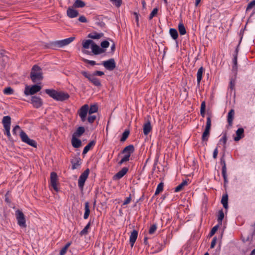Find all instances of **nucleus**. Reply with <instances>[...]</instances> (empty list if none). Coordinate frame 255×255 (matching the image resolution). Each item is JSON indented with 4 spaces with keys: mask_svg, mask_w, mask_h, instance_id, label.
Here are the masks:
<instances>
[{
    "mask_svg": "<svg viewBox=\"0 0 255 255\" xmlns=\"http://www.w3.org/2000/svg\"><path fill=\"white\" fill-rule=\"evenodd\" d=\"M204 70V69L203 67H201L198 70L197 73V87L198 88L200 87V82L202 79Z\"/></svg>",
    "mask_w": 255,
    "mask_h": 255,
    "instance_id": "18",
    "label": "nucleus"
},
{
    "mask_svg": "<svg viewBox=\"0 0 255 255\" xmlns=\"http://www.w3.org/2000/svg\"><path fill=\"white\" fill-rule=\"evenodd\" d=\"M211 116L209 115L207 118V122H206L205 129L211 130Z\"/></svg>",
    "mask_w": 255,
    "mask_h": 255,
    "instance_id": "51",
    "label": "nucleus"
},
{
    "mask_svg": "<svg viewBox=\"0 0 255 255\" xmlns=\"http://www.w3.org/2000/svg\"><path fill=\"white\" fill-rule=\"evenodd\" d=\"M138 231L133 230L131 232L129 237V244L131 248L133 247V245L137 238Z\"/></svg>",
    "mask_w": 255,
    "mask_h": 255,
    "instance_id": "15",
    "label": "nucleus"
},
{
    "mask_svg": "<svg viewBox=\"0 0 255 255\" xmlns=\"http://www.w3.org/2000/svg\"><path fill=\"white\" fill-rule=\"evenodd\" d=\"M19 135L22 141L24 143L27 140V139H29V137L28 136V135L22 130H20Z\"/></svg>",
    "mask_w": 255,
    "mask_h": 255,
    "instance_id": "42",
    "label": "nucleus"
},
{
    "mask_svg": "<svg viewBox=\"0 0 255 255\" xmlns=\"http://www.w3.org/2000/svg\"><path fill=\"white\" fill-rule=\"evenodd\" d=\"M80 160V158L77 159L76 162H75L74 159H72L71 160V163L72 164V170L77 169L81 165Z\"/></svg>",
    "mask_w": 255,
    "mask_h": 255,
    "instance_id": "40",
    "label": "nucleus"
},
{
    "mask_svg": "<svg viewBox=\"0 0 255 255\" xmlns=\"http://www.w3.org/2000/svg\"><path fill=\"white\" fill-rule=\"evenodd\" d=\"M92 52L94 55H99L106 52V49H102L95 43L91 46Z\"/></svg>",
    "mask_w": 255,
    "mask_h": 255,
    "instance_id": "14",
    "label": "nucleus"
},
{
    "mask_svg": "<svg viewBox=\"0 0 255 255\" xmlns=\"http://www.w3.org/2000/svg\"><path fill=\"white\" fill-rule=\"evenodd\" d=\"M117 7H120L122 3V0H110Z\"/></svg>",
    "mask_w": 255,
    "mask_h": 255,
    "instance_id": "58",
    "label": "nucleus"
},
{
    "mask_svg": "<svg viewBox=\"0 0 255 255\" xmlns=\"http://www.w3.org/2000/svg\"><path fill=\"white\" fill-rule=\"evenodd\" d=\"M166 243H167V241L166 240V241H164V244H158L156 245L155 247V250L153 253H158V252L161 251L163 249V248L165 247Z\"/></svg>",
    "mask_w": 255,
    "mask_h": 255,
    "instance_id": "41",
    "label": "nucleus"
},
{
    "mask_svg": "<svg viewBox=\"0 0 255 255\" xmlns=\"http://www.w3.org/2000/svg\"><path fill=\"white\" fill-rule=\"evenodd\" d=\"M71 144L74 148H79L82 146V141L77 137L72 136Z\"/></svg>",
    "mask_w": 255,
    "mask_h": 255,
    "instance_id": "20",
    "label": "nucleus"
},
{
    "mask_svg": "<svg viewBox=\"0 0 255 255\" xmlns=\"http://www.w3.org/2000/svg\"><path fill=\"white\" fill-rule=\"evenodd\" d=\"M10 128H4L5 131L4 132V133L6 135L7 138L10 141L12 140L11 135L10 133Z\"/></svg>",
    "mask_w": 255,
    "mask_h": 255,
    "instance_id": "55",
    "label": "nucleus"
},
{
    "mask_svg": "<svg viewBox=\"0 0 255 255\" xmlns=\"http://www.w3.org/2000/svg\"><path fill=\"white\" fill-rule=\"evenodd\" d=\"M2 124L4 128H10L11 118L9 116H6L3 117L2 120Z\"/></svg>",
    "mask_w": 255,
    "mask_h": 255,
    "instance_id": "22",
    "label": "nucleus"
},
{
    "mask_svg": "<svg viewBox=\"0 0 255 255\" xmlns=\"http://www.w3.org/2000/svg\"><path fill=\"white\" fill-rule=\"evenodd\" d=\"M205 112H206V102H205V101H203L201 104V108H200V114H201V116L203 118L205 117Z\"/></svg>",
    "mask_w": 255,
    "mask_h": 255,
    "instance_id": "44",
    "label": "nucleus"
},
{
    "mask_svg": "<svg viewBox=\"0 0 255 255\" xmlns=\"http://www.w3.org/2000/svg\"><path fill=\"white\" fill-rule=\"evenodd\" d=\"M188 182L187 180H183L179 185H178L174 190L175 192H178L183 189V188L187 185Z\"/></svg>",
    "mask_w": 255,
    "mask_h": 255,
    "instance_id": "33",
    "label": "nucleus"
},
{
    "mask_svg": "<svg viewBox=\"0 0 255 255\" xmlns=\"http://www.w3.org/2000/svg\"><path fill=\"white\" fill-rule=\"evenodd\" d=\"M101 64L109 71H113L116 67V64L114 58L103 61Z\"/></svg>",
    "mask_w": 255,
    "mask_h": 255,
    "instance_id": "10",
    "label": "nucleus"
},
{
    "mask_svg": "<svg viewBox=\"0 0 255 255\" xmlns=\"http://www.w3.org/2000/svg\"><path fill=\"white\" fill-rule=\"evenodd\" d=\"M224 218V213L223 209L220 210L218 212L217 221L220 225H222L223 220Z\"/></svg>",
    "mask_w": 255,
    "mask_h": 255,
    "instance_id": "39",
    "label": "nucleus"
},
{
    "mask_svg": "<svg viewBox=\"0 0 255 255\" xmlns=\"http://www.w3.org/2000/svg\"><path fill=\"white\" fill-rule=\"evenodd\" d=\"M218 228H219V225H216L215 226H214L211 229V230L209 234V236L210 237H211L213 236H214L215 235V234L216 233V232L217 231Z\"/></svg>",
    "mask_w": 255,
    "mask_h": 255,
    "instance_id": "54",
    "label": "nucleus"
},
{
    "mask_svg": "<svg viewBox=\"0 0 255 255\" xmlns=\"http://www.w3.org/2000/svg\"><path fill=\"white\" fill-rule=\"evenodd\" d=\"M15 216L17 221L18 225L21 228H25L26 227V220L24 214L23 212L18 209L15 211Z\"/></svg>",
    "mask_w": 255,
    "mask_h": 255,
    "instance_id": "6",
    "label": "nucleus"
},
{
    "mask_svg": "<svg viewBox=\"0 0 255 255\" xmlns=\"http://www.w3.org/2000/svg\"><path fill=\"white\" fill-rule=\"evenodd\" d=\"M108 39L113 42V44L111 46V53L113 54L115 51L116 50V44L112 39L108 38Z\"/></svg>",
    "mask_w": 255,
    "mask_h": 255,
    "instance_id": "60",
    "label": "nucleus"
},
{
    "mask_svg": "<svg viewBox=\"0 0 255 255\" xmlns=\"http://www.w3.org/2000/svg\"><path fill=\"white\" fill-rule=\"evenodd\" d=\"M41 89V87L38 84H34L32 86H26L24 89V93L25 95H34Z\"/></svg>",
    "mask_w": 255,
    "mask_h": 255,
    "instance_id": "5",
    "label": "nucleus"
},
{
    "mask_svg": "<svg viewBox=\"0 0 255 255\" xmlns=\"http://www.w3.org/2000/svg\"><path fill=\"white\" fill-rule=\"evenodd\" d=\"M96 141L93 140L91 141L84 148L82 154L85 155L92 147L95 145Z\"/></svg>",
    "mask_w": 255,
    "mask_h": 255,
    "instance_id": "24",
    "label": "nucleus"
},
{
    "mask_svg": "<svg viewBox=\"0 0 255 255\" xmlns=\"http://www.w3.org/2000/svg\"><path fill=\"white\" fill-rule=\"evenodd\" d=\"M90 213L89 203L88 202H86L85 203V213L83 218L84 219H87Z\"/></svg>",
    "mask_w": 255,
    "mask_h": 255,
    "instance_id": "31",
    "label": "nucleus"
},
{
    "mask_svg": "<svg viewBox=\"0 0 255 255\" xmlns=\"http://www.w3.org/2000/svg\"><path fill=\"white\" fill-rule=\"evenodd\" d=\"M92 74L94 76H102L104 75V73L101 71H95Z\"/></svg>",
    "mask_w": 255,
    "mask_h": 255,
    "instance_id": "61",
    "label": "nucleus"
},
{
    "mask_svg": "<svg viewBox=\"0 0 255 255\" xmlns=\"http://www.w3.org/2000/svg\"><path fill=\"white\" fill-rule=\"evenodd\" d=\"M3 92L4 94L9 95L12 94L14 92V91L13 89L10 87H7L3 90Z\"/></svg>",
    "mask_w": 255,
    "mask_h": 255,
    "instance_id": "49",
    "label": "nucleus"
},
{
    "mask_svg": "<svg viewBox=\"0 0 255 255\" xmlns=\"http://www.w3.org/2000/svg\"><path fill=\"white\" fill-rule=\"evenodd\" d=\"M96 119V116L90 115V116H88V117L87 118V120H88V122L90 124H93L94 122V121H95Z\"/></svg>",
    "mask_w": 255,
    "mask_h": 255,
    "instance_id": "59",
    "label": "nucleus"
},
{
    "mask_svg": "<svg viewBox=\"0 0 255 255\" xmlns=\"http://www.w3.org/2000/svg\"><path fill=\"white\" fill-rule=\"evenodd\" d=\"M130 131L128 129H126L122 134V137L120 139L121 142H125L129 135Z\"/></svg>",
    "mask_w": 255,
    "mask_h": 255,
    "instance_id": "38",
    "label": "nucleus"
},
{
    "mask_svg": "<svg viewBox=\"0 0 255 255\" xmlns=\"http://www.w3.org/2000/svg\"><path fill=\"white\" fill-rule=\"evenodd\" d=\"M31 101V103L35 108L38 109L43 105V101L40 97L32 96Z\"/></svg>",
    "mask_w": 255,
    "mask_h": 255,
    "instance_id": "12",
    "label": "nucleus"
},
{
    "mask_svg": "<svg viewBox=\"0 0 255 255\" xmlns=\"http://www.w3.org/2000/svg\"><path fill=\"white\" fill-rule=\"evenodd\" d=\"M238 56L233 55V65L232 66V70L233 72H235L236 73L238 69Z\"/></svg>",
    "mask_w": 255,
    "mask_h": 255,
    "instance_id": "37",
    "label": "nucleus"
},
{
    "mask_svg": "<svg viewBox=\"0 0 255 255\" xmlns=\"http://www.w3.org/2000/svg\"><path fill=\"white\" fill-rule=\"evenodd\" d=\"M210 130L205 129L202 135V141H207L210 136Z\"/></svg>",
    "mask_w": 255,
    "mask_h": 255,
    "instance_id": "35",
    "label": "nucleus"
},
{
    "mask_svg": "<svg viewBox=\"0 0 255 255\" xmlns=\"http://www.w3.org/2000/svg\"><path fill=\"white\" fill-rule=\"evenodd\" d=\"M74 8L72 6L69 7L67 10V15L70 18H75L79 15L78 11Z\"/></svg>",
    "mask_w": 255,
    "mask_h": 255,
    "instance_id": "17",
    "label": "nucleus"
},
{
    "mask_svg": "<svg viewBox=\"0 0 255 255\" xmlns=\"http://www.w3.org/2000/svg\"><path fill=\"white\" fill-rule=\"evenodd\" d=\"M88 110V105L85 104L78 110V114L82 122H84L86 120Z\"/></svg>",
    "mask_w": 255,
    "mask_h": 255,
    "instance_id": "9",
    "label": "nucleus"
},
{
    "mask_svg": "<svg viewBox=\"0 0 255 255\" xmlns=\"http://www.w3.org/2000/svg\"><path fill=\"white\" fill-rule=\"evenodd\" d=\"M19 135L22 141L24 143L27 140V139H29V137L28 136V135L22 130H20Z\"/></svg>",
    "mask_w": 255,
    "mask_h": 255,
    "instance_id": "43",
    "label": "nucleus"
},
{
    "mask_svg": "<svg viewBox=\"0 0 255 255\" xmlns=\"http://www.w3.org/2000/svg\"><path fill=\"white\" fill-rule=\"evenodd\" d=\"M98 110V107L97 104H93L89 107L88 113L89 115H92V114L95 113L97 112Z\"/></svg>",
    "mask_w": 255,
    "mask_h": 255,
    "instance_id": "34",
    "label": "nucleus"
},
{
    "mask_svg": "<svg viewBox=\"0 0 255 255\" xmlns=\"http://www.w3.org/2000/svg\"><path fill=\"white\" fill-rule=\"evenodd\" d=\"M90 169L87 168L79 176L78 179V186L81 190H83L85 181L88 177Z\"/></svg>",
    "mask_w": 255,
    "mask_h": 255,
    "instance_id": "7",
    "label": "nucleus"
},
{
    "mask_svg": "<svg viewBox=\"0 0 255 255\" xmlns=\"http://www.w3.org/2000/svg\"><path fill=\"white\" fill-rule=\"evenodd\" d=\"M235 111L233 109H231L228 113L227 116V121L229 126L232 127L233 125V121L234 118Z\"/></svg>",
    "mask_w": 255,
    "mask_h": 255,
    "instance_id": "23",
    "label": "nucleus"
},
{
    "mask_svg": "<svg viewBox=\"0 0 255 255\" xmlns=\"http://www.w3.org/2000/svg\"><path fill=\"white\" fill-rule=\"evenodd\" d=\"M227 141V136L226 133H225L222 137L220 139L219 142H222L223 144V151L225 152L226 149V142Z\"/></svg>",
    "mask_w": 255,
    "mask_h": 255,
    "instance_id": "46",
    "label": "nucleus"
},
{
    "mask_svg": "<svg viewBox=\"0 0 255 255\" xmlns=\"http://www.w3.org/2000/svg\"><path fill=\"white\" fill-rule=\"evenodd\" d=\"M57 180L58 176L57 173L55 172H52L50 174V184L56 192L59 191V189L57 186Z\"/></svg>",
    "mask_w": 255,
    "mask_h": 255,
    "instance_id": "11",
    "label": "nucleus"
},
{
    "mask_svg": "<svg viewBox=\"0 0 255 255\" xmlns=\"http://www.w3.org/2000/svg\"><path fill=\"white\" fill-rule=\"evenodd\" d=\"M221 202L225 209L228 208V195L227 193L223 195Z\"/></svg>",
    "mask_w": 255,
    "mask_h": 255,
    "instance_id": "28",
    "label": "nucleus"
},
{
    "mask_svg": "<svg viewBox=\"0 0 255 255\" xmlns=\"http://www.w3.org/2000/svg\"><path fill=\"white\" fill-rule=\"evenodd\" d=\"M128 171V168L127 167H123L120 171L115 174L113 177L114 180H118L123 178Z\"/></svg>",
    "mask_w": 255,
    "mask_h": 255,
    "instance_id": "13",
    "label": "nucleus"
},
{
    "mask_svg": "<svg viewBox=\"0 0 255 255\" xmlns=\"http://www.w3.org/2000/svg\"><path fill=\"white\" fill-rule=\"evenodd\" d=\"M30 78L34 83H40L43 79L42 70L37 65H34L31 70Z\"/></svg>",
    "mask_w": 255,
    "mask_h": 255,
    "instance_id": "2",
    "label": "nucleus"
},
{
    "mask_svg": "<svg viewBox=\"0 0 255 255\" xmlns=\"http://www.w3.org/2000/svg\"><path fill=\"white\" fill-rule=\"evenodd\" d=\"M217 238L216 237H214L213 238V240L211 242V245H210V248L211 249H213L214 248L215 245H216V242H217Z\"/></svg>",
    "mask_w": 255,
    "mask_h": 255,
    "instance_id": "63",
    "label": "nucleus"
},
{
    "mask_svg": "<svg viewBox=\"0 0 255 255\" xmlns=\"http://www.w3.org/2000/svg\"><path fill=\"white\" fill-rule=\"evenodd\" d=\"M94 222V220L92 222H91V220H90L89 222V223L87 224V225L84 227V228L80 232V235L85 236L88 234V230L89 229L91 224L93 223Z\"/></svg>",
    "mask_w": 255,
    "mask_h": 255,
    "instance_id": "29",
    "label": "nucleus"
},
{
    "mask_svg": "<svg viewBox=\"0 0 255 255\" xmlns=\"http://www.w3.org/2000/svg\"><path fill=\"white\" fill-rule=\"evenodd\" d=\"M134 151L133 145L130 144L125 147L121 152L122 154H129L131 155Z\"/></svg>",
    "mask_w": 255,
    "mask_h": 255,
    "instance_id": "21",
    "label": "nucleus"
},
{
    "mask_svg": "<svg viewBox=\"0 0 255 255\" xmlns=\"http://www.w3.org/2000/svg\"><path fill=\"white\" fill-rule=\"evenodd\" d=\"M152 129L150 122L148 120L143 126V132L144 135H147Z\"/></svg>",
    "mask_w": 255,
    "mask_h": 255,
    "instance_id": "19",
    "label": "nucleus"
},
{
    "mask_svg": "<svg viewBox=\"0 0 255 255\" xmlns=\"http://www.w3.org/2000/svg\"><path fill=\"white\" fill-rule=\"evenodd\" d=\"M9 191H7L6 194H5V202H6L9 206L10 207H12L11 205H10V204H11V201L9 199Z\"/></svg>",
    "mask_w": 255,
    "mask_h": 255,
    "instance_id": "56",
    "label": "nucleus"
},
{
    "mask_svg": "<svg viewBox=\"0 0 255 255\" xmlns=\"http://www.w3.org/2000/svg\"><path fill=\"white\" fill-rule=\"evenodd\" d=\"M255 6V0H253L252 1H250L246 8V12L250 10L251 9H252L254 6Z\"/></svg>",
    "mask_w": 255,
    "mask_h": 255,
    "instance_id": "52",
    "label": "nucleus"
},
{
    "mask_svg": "<svg viewBox=\"0 0 255 255\" xmlns=\"http://www.w3.org/2000/svg\"><path fill=\"white\" fill-rule=\"evenodd\" d=\"M225 153L223 152L222 157L220 158V163L222 165V174L224 178L225 184L228 182L227 174V167L226 164V161L225 159Z\"/></svg>",
    "mask_w": 255,
    "mask_h": 255,
    "instance_id": "8",
    "label": "nucleus"
},
{
    "mask_svg": "<svg viewBox=\"0 0 255 255\" xmlns=\"http://www.w3.org/2000/svg\"><path fill=\"white\" fill-rule=\"evenodd\" d=\"M85 129L83 127H79L73 133L72 136H74L76 137H80L85 132Z\"/></svg>",
    "mask_w": 255,
    "mask_h": 255,
    "instance_id": "26",
    "label": "nucleus"
},
{
    "mask_svg": "<svg viewBox=\"0 0 255 255\" xmlns=\"http://www.w3.org/2000/svg\"><path fill=\"white\" fill-rule=\"evenodd\" d=\"M110 46V43L108 40H104L101 43V48L106 49Z\"/></svg>",
    "mask_w": 255,
    "mask_h": 255,
    "instance_id": "53",
    "label": "nucleus"
},
{
    "mask_svg": "<svg viewBox=\"0 0 255 255\" xmlns=\"http://www.w3.org/2000/svg\"><path fill=\"white\" fill-rule=\"evenodd\" d=\"M25 143L33 147H37V142L33 139L29 138V139H27V140Z\"/></svg>",
    "mask_w": 255,
    "mask_h": 255,
    "instance_id": "48",
    "label": "nucleus"
},
{
    "mask_svg": "<svg viewBox=\"0 0 255 255\" xmlns=\"http://www.w3.org/2000/svg\"><path fill=\"white\" fill-rule=\"evenodd\" d=\"M86 5L85 2L82 0H75L73 4V8H83Z\"/></svg>",
    "mask_w": 255,
    "mask_h": 255,
    "instance_id": "27",
    "label": "nucleus"
},
{
    "mask_svg": "<svg viewBox=\"0 0 255 255\" xmlns=\"http://www.w3.org/2000/svg\"><path fill=\"white\" fill-rule=\"evenodd\" d=\"M169 34L173 39L176 40L178 37V33L177 30L173 28L169 29Z\"/></svg>",
    "mask_w": 255,
    "mask_h": 255,
    "instance_id": "32",
    "label": "nucleus"
},
{
    "mask_svg": "<svg viewBox=\"0 0 255 255\" xmlns=\"http://www.w3.org/2000/svg\"><path fill=\"white\" fill-rule=\"evenodd\" d=\"M19 129H20V127L18 125H16L12 130L13 134L17 135V131Z\"/></svg>",
    "mask_w": 255,
    "mask_h": 255,
    "instance_id": "64",
    "label": "nucleus"
},
{
    "mask_svg": "<svg viewBox=\"0 0 255 255\" xmlns=\"http://www.w3.org/2000/svg\"><path fill=\"white\" fill-rule=\"evenodd\" d=\"M235 86V80L232 78L230 80L229 88L231 90H233L234 89Z\"/></svg>",
    "mask_w": 255,
    "mask_h": 255,
    "instance_id": "62",
    "label": "nucleus"
},
{
    "mask_svg": "<svg viewBox=\"0 0 255 255\" xmlns=\"http://www.w3.org/2000/svg\"><path fill=\"white\" fill-rule=\"evenodd\" d=\"M236 136L234 137V139L235 141H238L242 138H243L244 135V129L243 128H239L236 131Z\"/></svg>",
    "mask_w": 255,
    "mask_h": 255,
    "instance_id": "16",
    "label": "nucleus"
},
{
    "mask_svg": "<svg viewBox=\"0 0 255 255\" xmlns=\"http://www.w3.org/2000/svg\"><path fill=\"white\" fill-rule=\"evenodd\" d=\"M163 186L164 183L163 182H160L159 184H158L155 192L154 193V196L158 195L161 192L163 191Z\"/></svg>",
    "mask_w": 255,
    "mask_h": 255,
    "instance_id": "45",
    "label": "nucleus"
},
{
    "mask_svg": "<svg viewBox=\"0 0 255 255\" xmlns=\"http://www.w3.org/2000/svg\"><path fill=\"white\" fill-rule=\"evenodd\" d=\"M157 229V225L156 224H153L151 226L149 230V234L152 235L154 233L155 231Z\"/></svg>",
    "mask_w": 255,
    "mask_h": 255,
    "instance_id": "57",
    "label": "nucleus"
},
{
    "mask_svg": "<svg viewBox=\"0 0 255 255\" xmlns=\"http://www.w3.org/2000/svg\"><path fill=\"white\" fill-rule=\"evenodd\" d=\"M71 243L68 242L60 251L59 255H64L70 247Z\"/></svg>",
    "mask_w": 255,
    "mask_h": 255,
    "instance_id": "47",
    "label": "nucleus"
},
{
    "mask_svg": "<svg viewBox=\"0 0 255 255\" xmlns=\"http://www.w3.org/2000/svg\"><path fill=\"white\" fill-rule=\"evenodd\" d=\"M81 73L95 86L100 87L102 86L100 80L92 74L85 71H81Z\"/></svg>",
    "mask_w": 255,
    "mask_h": 255,
    "instance_id": "4",
    "label": "nucleus"
},
{
    "mask_svg": "<svg viewBox=\"0 0 255 255\" xmlns=\"http://www.w3.org/2000/svg\"><path fill=\"white\" fill-rule=\"evenodd\" d=\"M75 39V37H70L64 39L50 41L46 44V47L52 49H57L66 46L72 42Z\"/></svg>",
    "mask_w": 255,
    "mask_h": 255,
    "instance_id": "1",
    "label": "nucleus"
},
{
    "mask_svg": "<svg viewBox=\"0 0 255 255\" xmlns=\"http://www.w3.org/2000/svg\"><path fill=\"white\" fill-rule=\"evenodd\" d=\"M45 92L50 97L58 101H64L68 99L70 97L67 93L57 91L54 89H47L45 90Z\"/></svg>",
    "mask_w": 255,
    "mask_h": 255,
    "instance_id": "3",
    "label": "nucleus"
},
{
    "mask_svg": "<svg viewBox=\"0 0 255 255\" xmlns=\"http://www.w3.org/2000/svg\"><path fill=\"white\" fill-rule=\"evenodd\" d=\"M178 29L181 35H185L186 33V28L182 22H180L179 23Z\"/></svg>",
    "mask_w": 255,
    "mask_h": 255,
    "instance_id": "36",
    "label": "nucleus"
},
{
    "mask_svg": "<svg viewBox=\"0 0 255 255\" xmlns=\"http://www.w3.org/2000/svg\"><path fill=\"white\" fill-rule=\"evenodd\" d=\"M158 9L157 7H155L154 8L152 11H151V12L150 13L149 16V17H148V19L149 20H151L153 18V17L155 16H156L158 13Z\"/></svg>",
    "mask_w": 255,
    "mask_h": 255,
    "instance_id": "50",
    "label": "nucleus"
},
{
    "mask_svg": "<svg viewBox=\"0 0 255 255\" xmlns=\"http://www.w3.org/2000/svg\"><path fill=\"white\" fill-rule=\"evenodd\" d=\"M94 43L95 42L91 39L84 40L82 42V46L84 49H89L90 46L91 47Z\"/></svg>",
    "mask_w": 255,
    "mask_h": 255,
    "instance_id": "30",
    "label": "nucleus"
},
{
    "mask_svg": "<svg viewBox=\"0 0 255 255\" xmlns=\"http://www.w3.org/2000/svg\"><path fill=\"white\" fill-rule=\"evenodd\" d=\"M103 36H104L103 33H102V32L97 33V32L94 31L93 32L89 33L87 37L90 38L91 39H99L100 38H101L102 37H103Z\"/></svg>",
    "mask_w": 255,
    "mask_h": 255,
    "instance_id": "25",
    "label": "nucleus"
}]
</instances>
